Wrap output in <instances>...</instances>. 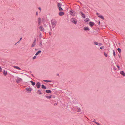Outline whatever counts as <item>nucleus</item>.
Instances as JSON below:
<instances>
[{
	"mask_svg": "<svg viewBox=\"0 0 125 125\" xmlns=\"http://www.w3.org/2000/svg\"><path fill=\"white\" fill-rule=\"evenodd\" d=\"M77 112H80L81 111V109L80 108H77Z\"/></svg>",
	"mask_w": 125,
	"mask_h": 125,
	"instance_id": "23",
	"label": "nucleus"
},
{
	"mask_svg": "<svg viewBox=\"0 0 125 125\" xmlns=\"http://www.w3.org/2000/svg\"><path fill=\"white\" fill-rule=\"evenodd\" d=\"M113 55L115 56V53L114 51H113Z\"/></svg>",
	"mask_w": 125,
	"mask_h": 125,
	"instance_id": "33",
	"label": "nucleus"
},
{
	"mask_svg": "<svg viewBox=\"0 0 125 125\" xmlns=\"http://www.w3.org/2000/svg\"><path fill=\"white\" fill-rule=\"evenodd\" d=\"M41 18H38V24L39 25H40V23L41 22Z\"/></svg>",
	"mask_w": 125,
	"mask_h": 125,
	"instance_id": "16",
	"label": "nucleus"
},
{
	"mask_svg": "<svg viewBox=\"0 0 125 125\" xmlns=\"http://www.w3.org/2000/svg\"><path fill=\"white\" fill-rule=\"evenodd\" d=\"M36 86L37 88H40L41 86L40 83L39 82H38L36 84Z\"/></svg>",
	"mask_w": 125,
	"mask_h": 125,
	"instance_id": "6",
	"label": "nucleus"
},
{
	"mask_svg": "<svg viewBox=\"0 0 125 125\" xmlns=\"http://www.w3.org/2000/svg\"><path fill=\"white\" fill-rule=\"evenodd\" d=\"M84 30L85 31H87L88 30H89L90 29L87 27H86L84 28Z\"/></svg>",
	"mask_w": 125,
	"mask_h": 125,
	"instance_id": "20",
	"label": "nucleus"
},
{
	"mask_svg": "<svg viewBox=\"0 0 125 125\" xmlns=\"http://www.w3.org/2000/svg\"><path fill=\"white\" fill-rule=\"evenodd\" d=\"M36 56H34L33 57V59H36Z\"/></svg>",
	"mask_w": 125,
	"mask_h": 125,
	"instance_id": "36",
	"label": "nucleus"
},
{
	"mask_svg": "<svg viewBox=\"0 0 125 125\" xmlns=\"http://www.w3.org/2000/svg\"><path fill=\"white\" fill-rule=\"evenodd\" d=\"M90 21V20L88 18H86L85 20H84V21L85 22H89V21Z\"/></svg>",
	"mask_w": 125,
	"mask_h": 125,
	"instance_id": "12",
	"label": "nucleus"
},
{
	"mask_svg": "<svg viewBox=\"0 0 125 125\" xmlns=\"http://www.w3.org/2000/svg\"><path fill=\"white\" fill-rule=\"evenodd\" d=\"M22 39V38L21 37V38L20 39V41Z\"/></svg>",
	"mask_w": 125,
	"mask_h": 125,
	"instance_id": "42",
	"label": "nucleus"
},
{
	"mask_svg": "<svg viewBox=\"0 0 125 125\" xmlns=\"http://www.w3.org/2000/svg\"><path fill=\"white\" fill-rule=\"evenodd\" d=\"M100 49H103L104 48L103 46H102L100 47Z\"/></svg>",
	"mask_w": 125,
	"mask_h": 125,
	"instance_id": "38",
	"label": "nucleus"
},
{
	"mask_svg": "<svg viewBox=\"0 0 125 125\" xmlns=\"http://www.w3.org/2000/svg\"><path fill=\"white\" fill-rule=\"evenodd\" d=\"M100 23V21H99V24Z\"/></svg>",
	"mask_w": 125,
	"mask_h": 125,
	"instance_id": "46",
	"label": "nucleus"
},
{
	"mask_svg": "<svg viewBox=\"0 0 125 125\" xmlns=\"http://www.w3.org/2000/svg\"><path fill=\"white\" fill-rule=\"evenodd\" d=\"M57 104L56 103H55L54 104V105H57Z\"/></svg>",
	"mask_w": 125,
	"mask_h": 125,
	"instance_id": "43",
	"label": "nucleus"
},
{
	"mask_svg": "<svg viewBox=\"0 0 125 125\" xmlns=\"http://www.w3.org/2000/svg\"><path fill=\"white\" fill-rule=\"evenodd\" d=\"M30 82L31 83V84L33 86H34L35 85V82H33V81H31Z\"/></svg>",
	"mask_w": 125,
	"mask_h": 125,
	"instance_id": "15",
	"label": "nucleus"
},
{
	"mask_svg": "<svg viewBox=\"0 0 125 125\" xmlns=\"http://www.w3.org/2000/svg\"><path fill=\"white\" fill-rule=\"evenodd\" d=\"M36 15H38V14H37V12H36Z\"/></svg>",
	"mask_w": 125,
	"mask_h": 125,
	"instance_id": "45",
	"label": "nucleus"
},
{
	"mask_svg": "<svg viewBox=\"0 0 125 125\" xmlns=\"http://www.w3.org/2000/svg\"><path fill=\"white\" fill-rule=\"evenodd\" d=\"M94 24V23L92 22H89V25L91 27H92Z\"/></svg>",
	"mask_w": 125,
	"mask_h": 125,
	"instance_id": "7",
	"label": "nucleus"
},
{
	"mask_svg": "<svg viewBox=\"0 0 125 125\" xmlns=\"http://www.w3.org/2000/svg\"><path fill=\"white\" fill-rule=\"evenodd\" d=\"M104 55L106 57H107L108 56V55L107 53H106L105 52H104Z\"/></svg>",
	"mask_w": 125,
	"mask_h": 125,
	"instance_id": "27",
	"label": "nucleus"
},
{
	"mask_svg": "<svg viewBox=\"0 0 125 125\" xmlns=\"http://www.w3.org/2000/svg\"><path fill=\"white\" fill-rule=\"evenodd\" d=\"M118 51L120 53L121 52V50L120 48H118L117 49Z\"/></svg>",
	"mask_w": 125,
	"mask_h": 125,
	"instance_id": "29",
	"label": "nucleus"
},
{
	"mask_svg": "<svg viewBox=\"0 0 125 125\" xmlns=\"http://www.w3.org/2000/svg\"><path fill=\"white\" fill-rule=\"evenodd\" d=\"M98 45H102V44L101 43H99L98 44Z\"/></svg>",
	"mask_w": 125,
	"mask_h": 125,
	"instance_id": "41",
	"label": "nucleus"
},
{
	"mask_svg": "<svg viewBox=\"0 0 125 125\" xmlns=\"http://www.w3.org/2000/svg\"><path fill=\"white\" fill-rule=\"evenodd\" d=\"M3 73L4 75L6 76L7 74V71L4 70Z\"/></svg>",
	"mask_w": 125,
	"mask_h": 125,
	"instance_id": "13",
	"label": "nucleus"
},
{
	"mask_svg": "<svg viewBox=\"0 0 125 125\" xmlns=\"http://www.w3.org/2000/svg\"><path fill=\"white\" fill-rule=\"evenodd\" d=\"M82 14V17L84 18H85V15L83 13H81Z\"/></svg>",
	"mask_w": 125,
	"mask_h": 125,
	"instance_id": "25",
	"label": "nucleus"
},
{
	"mask_svg": "<svg viewBox=\"0 0 125 125\" xmlns=\"http://www.w3.org/2000/svg\"><path fill=\"white\" fill-rule=\"evenodd\" d=\"M97 14L98 15V16L99 17V18H101L103 19H104V17H103V16L101 15H100L98 13H97Z\"/></svg>",
	"mask_w": 125,
	"mask_h": 125,
	"instance_id": "11",
	"label": "nucleus"
},
{
	"mask_svg": "<svg viewBox=\"0 0 125 125\" xmlns=\"http://www.w3.org/2000/svg\"><path fill=\"white\" fill-rule=\"evenodd\" d=\"M44 81L46 82H51V81L50 80H44Z\"/></svg>",
	"mask_w": 125,
	"mask_h": 125,
	"instance_id": "30",
	"label": "nucleus"
},
{
	"mask_svg": "<svg viewBox=\"0 0 125 125\" xmlns=\"http://www.w3.org/2000/svg\"><path fill=\"white\" fill-rule=\"evenodd\" d=\"M35 42V40L34 41V42L33 43L32 45V46H31L32 47H34V46H35V44H36Z\"/></svg>",
	"mask_w": 125,
	"mask_h": 125,
	"instance_id": "19",
	"label": "nucleus"
},
{
	"mask_svg": "<svg viewBox=\"0 0 125 125\" xmlns=\"http://www.w3.org/2000/svg\"><path fill=\"white\" fill-rule=\"evenodd\" d=\"M46 92L47 93H50L51 92V91L50 90H46Z\"/></svg>",
	"mask_w": 125,
	"mask_h": 125,
	"instance_id": "18",
	"label": "nucleus"
},
{
	"mask_svg": "<svg viewBox=\"0 0 125 125\" xmlns=\"http://www.w3.org/2000/svg\"><path fill=\"white\" fill-rule=\"evenodd\" d=\"M63 10L62 8H59V10L60 11H62Z\"/></svg>",
	"mask_w": 125,
	"mask_h": 125,
	"instance_id": "34",
	"label": "nucleus"
},
{
	"mask_svg": "<svg viewBox=\"0 0 125 125\" xmlns=\"http://www.w3.org/2000/svg\"><path fill=\"white\" fill-rule=\"evenodd\" d=\"M39 29H40V30L42 31H43L44 30V28H43V26H40V27Z\"/></svg>",
	"mask_w": 125,
	"mask_h": 125,
	"instance_id": "10",
	"label": "nucleus"
},
{
	"mask_svg": "<svg viewBox=\"0 0 125 125\" xmlns=\"http://www.w3.org/2000/svg\"><path fill=\"white\" fill-rule=\"evenodd\" d=\"M58 14L60 16H62L64 14V13L63 12H60L58 13Z\"/></svg>",
	"mask_w": 125,
	"mask_h": 125,
	"instance_id": "9",
	"label": "nucleus"
},
{
	"mask_svg": "<svg viewBox=\"0 0 125 125\" xmlns=\"http://www.w3.org/2000/svg\"><path fill=\"white\" fill-rule=\"evenodd\" d=\"M42 86V88L45 89H46V87L44 85H42V86Z\"/></svg>",
	"mask_w": 125,
	"mask_h": 125,
	"instance_id": "22",
	"label": "nucleus"
},
{
	"mask_svg": "<svg viewBox=\"0 0 125 125\" xmlns=\"http://www.w3.org/2000/svg\"><path fill=\"white\" fill-rule=\"evenodd\" d=\"M93 121V122H95L94 121Z\"/></svg>",
	"mask_w": 125,
	"mask_h": 125,
	"instance_id": "47",
	"label": "nucleus"
},
{
	"mask_svg": "<svg viewBox=\"0 0 125 125\" xmlns=\"http://www.w3.org/2000/svg\"><path fill=\"white\" fill-rule=\"evenodd\" d=\"M26 90L27 91V93H30L32 90V89L31 88H26Z\"/></svg>",
	"mask_w": 125,
	"mask_h": 125,
	"instance_id": "3",
	"label": "nucleus"
},
{
	"mask_svg": "<svg viewBox=\"0 0 125 125\" xmlns=\"http://www.w3.org/2000/svg\"><path fill=\"white\" fill-rule=\"evenodd\" d=\"M42 42L40 41L39 42V45L41 47L42 46Z\"/></svg>",
	"mask_w": 125,
	"mask_h": 125,
	"instance_id": "24",
	"label": "nucleus"
},
{
	"mask_svg": "<svg viewBox=\"0 0 125 125\" xmlns=\"http://www.w3.org/2000/svg\"><path fill=\"white\" fill-rule=\"evenodd\" d=\"M14 68H16V69H17L20 70H21L20 68L18 66H14Z\"/></svg>",
	"mask_w": 125,
	"mask_h": 125,
	"instance_id": "21",
	"label": "nucleus"
},
{
	"mask_svg": "<svg viewBox=\"0 0 125 125\" xmlns=\"http://www.w3.org/2000/svg\"><path fill=\"white\" fill-rule=\"evenodd\" d=\"M94 43L95 45H98V43L97 42H94Z\"/></svg>",
	"mask_w": 125,
	"mask_h": 125,
	"instance_id": "32",
	"label": "nucleus"
},
{
	"mask_svg": "<svg viewBox=\"0 0 125 125\" xmlns=\"http://www.w3.org/2000/svg\"><path fill=\"white\" fill-rule=\"evenodd\" d=\"M52 96V95H50V96H46V97L47 98H48L49 99H50V98H51Z\"/></svg>",
	"mask_w": 125,
	"mask_h": 125,
	"instance_id": "31",
	"label": "nucleus"
},
{
	"mask_svg": "<svg viewBox=\"0 0 125 125\" xmlns=\"http://www.w3.org/2000/svg\"><path fill=\"white\" fill-rule=\"evenodd\" d=\"M62 5L60 3H57V6L58 8H61V6Z\"/></svg>",
	"mask_w": 125,
	"mask_h": 125,
	"instance_id": "14",
	"label": "nucleus"
},
{
	"mask_svg": "<svg viewBox=\"0 0 125 125\" xmlns=\"http://www.w3.org/2000/svg\"><path fill=\"white\" fill-rule=\"evenodd\" d=\"M2 68H1V67H0V71H2Z\"/></svg>",
	"mask_w": 125,
	"mask_h": 125,
	"instance_id": "40",
	"label": "nucleus"
},
{
	"mask_svg": "<svg viewBox=\"0 0 125 125\" xmlns=\"http://www.w3.org/2000/svg\"><path fill=\"white\" fill-rule=\"evenodd\" d=\"M37 93H39L40 94H42L41 92L39 90H37Z\"/></svg>",
	"mask_w": 125,
	"mask_h": 125,
	"instance_id": "26",
	"label": "nucleus"
},
{
	"mask_svg": "<svg viewBox=\"0 0 125 125\" xmlns=\"http://www.w3.org/2000/svg\"><path fill=\"white\" fill-rule=\"evenodd\" d=\"M42 34H40L39 35V37L40 38H42Z\"/></svg>",
	"mask_w": 125,
	"mask_h": 125,
	"instance_id": "28",
	"label": "nucleus"
},
{
	"mask_svg": "<svg viewBox=\"0 0 125 125\" xmlns=\"http://www.w3.org/2000/svg\"><path fill=\"white\" fill-rule=\"evenodd\" d=\"M56 24V21L52 19L51 21V24L52 26V27L54 28Z\"/></svg>",
	"mask_w": 125,
	"mask_h": 125,
	"instance_id": "1",
	"label": "nucleus"
},
{
	"mask_svg": "<svg viewBox=\"0 0 125 125\" xmlns=\"http://www.w3.org/2000/svg\"><path fill=\"white\" fill-rule=\"evenodd\" d=\"M95 123L97 124L98 125H100V123H98L96 122H95Z\"/></svg>",
	"mask_w": 125,
	"mask_h": 125,
	"instance_id": "35",
	"label": "nucleus"
},
{
	"mask_svg": "<svg viewBox=\"0 0 125 125\" xmlns=\"http://www.w3.org/2000/svg\"><path fill=\"white\" fill-rule=\"evenodd\" d=\"M117 67L118 68V69L119 70H120V67H119V66H118V65H117Z\"/></svg>",
	"mask_w": 125,
	"mask_h": 125,
	"instance_id": "37",
	"label": "nucleus"
},
{
	"mask_svg": "<svg viewBox=\"0 0 125 125\" xmlns=\"http://www.w3.org/2000/svg\"><path fill=\"white\" fill-rule=\"evenodd\" d=\"M40 9V8H39V9L40 10V11L41 10Z\"/></svg>",
	"mask_w": 125,
	"mask_h": 125,
	"instance_id": "44",
	"label": "nucleus"
},
{
	"mask_svg": "<svg viewBox=\"0 0 125 125\" xmlns=\"http://www.w3.org/2000/svg\"><path fill=\"white\" fill-rule=\"evenodd\" d=\"M41 52V51H39L38 52H37L36 53L35 55L36 56H37L38 55L39 53Z\"/></svg>",
	"mask_w": 125,
	"mask_h": 125,
	"instance_id": "17",
	"label": "nucleus"
},
{
	"mask_svg": "<svg viewBox=\"0 0 125 125\" xmlns=\"http://www.w3.org/2000/svg\"><path fill=\"white\" fill-rule=\"evenodd\" d=\"M79 6L78 5H76V6L75 7H77V8H78L79 7Z\"/></svg>",
	"mask_w": 125,
	"mask_h": 125,
	"instance_id": "39",
	"label": "nucleus"
},
{
	"mask_svg": "<svg viewBox=\"0 0 125 125\" xmlns=\"http://www.w3.org/2000/svg\"><path fill=\"white\" fill-rule=\"evenodd\" d=\"M120 73L123 76H125V73L123 71H121L120 72Z\"/></svg>",
	"mask_w": 125,
	"mask_h": 125,
	"instance_id": "8",
	"label": "nucleus"
},
{
	"mask_svg": "<svg viewBox=\"0 0 125 125\" xmlns=\"http://www.w3.org/2000/svg\"><path fill=\"white\" fill-rule=\"evenodd\" d=\"M22 81V79L20 78H17L16 80V82L17 83H19L20 82H21Z\"/></svg>",
	"mask_w": 125,
	"mask_h": 125,
	"instance_id": "5",
	"label": "nucleus"
},
{
	"mask_svg": "<svg viewBox=\"0 0 125 125\" xmlns=\"http://www.w3.org/2000/svg\"><path fill=\"white\" fill-rule=\"evenodd\" d=\"M70 14L72 16H74L75 14V12L73 10H72L70 11Z\"/></svg>",
	"mask_w": 125,
	"mask_h": 125,
	"instance_id": "4",
	"label": "nucleus"
},
{
	"mask_svg": "<svg viewBox=\"0 0 125 125\" xmlns=\"http://www.w3.org/2000/svg\"><path fill=\"white\" fill-rule=\"evenodd\" d=\"M71 21L72 23L75 24H76L77 22V20L74 18H72L71 20Z\"/></svg>",
	"mask_w": 125,
	"mask_h": 125,
	"instance_id": "2",
	"label": "nucleus"
}]
</instances>
